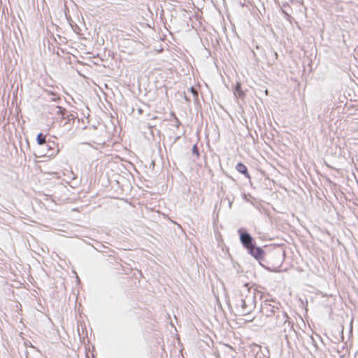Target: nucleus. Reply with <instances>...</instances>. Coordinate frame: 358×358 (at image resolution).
<instances>
[{
  "mask_svg": "<svg viewBox=\"0 0 358 358\" xmlns=\"http://www.w3.org/2000/svg\"><path fill=\"white\" fill-rule=\"evenodd\" d=\"M244 289L240 292L239 297L236 299V308L239 310L241 315H248L256 307V290H252L250 283L246 282L243 285Z\"/></svg>",
  "mask_w": 358,
  "mask_h": 358,
  "instance_id": "nucleus-1",
  "label": "nucleus"
},
{
  "mask_svg": "<svg viewBox=\"0 0 358 358\" xmlns=\"http://www.w3.org/2000/svg\"><path fill=\"white\" fill-rule=\"evenodd\" d=\"M264 257V261H257L259 264L270 272H276L282 264L284 252L279 248H273L269 250Z\"/></svg>",
  "mask_w": 358,
  "mask_h": 358,
  "instance_id": "nucleus-2",
  "label": "nucleus"
},
{
  "mask_svg": "<svg viewBox=\"0 0 358 358\" xmlns=\"http://www.w3.org/2000/svg\"><path fill=\"white\" fill-rule=\"evenodd\" d=\"M264 257V261H257L259 264L270 272H276L282 264L284 252L279 248H273L269 250Z\"/></svg>",
  "mask_w": 358,
  "mask_h": 358,
  "instance_id": "nucleus-3",
  "label": "nucleus"
},
{
  "mask_svg": "<svg viewBox=\"0 0 358 358\" xmlns=\"http://www.w3.org/2000/svg\"><path fill=\"white\" fill-rule=\"evenodd\" d=\"M346 200V206L350 211V215L347 217L346 223L352 227V229L356 230V222L355 220H358V213L357 212L356 206H358L357 199L354 192H348L345 195Z\"/></svg>",
  "mask_w": 358,
  "mask_h": 358,
  "instance_id": "nucleus-4",
  "label": "nucleus"
},
{
  "mask_svg": "<svg viewBox=\"0 0 358 358\" xmlns=\"http://www.w3.org/2000/svg\"><path fill=\"white\" fill-rule=\"evenodd\" d=\"M59 152L58 144L54 141H48L44 145L36 148L34 155L36 157H54Z\"/></svg>",
  "mask_w": 358,
  "mask_h": 358,
  "instance_id": "nucleus-5",
  "label": "nucleus"
},
{
  "mask_svg": "<svg viewBox=\"0 0 358 358\" xmlns=\"http://www.w3.org/2000/svg\"><path fill=\"white\" fill-rule=\"evenodd\" d=\"M237 234L242 247L247 251L257 244L255 238L248 232V230L243 227L238 229Z\"/></svg>",
  "mask_w": 358,
  "mask_h": 358,
  "instance_id": "nucleus-6",
  "label": "nucleus"
},
{
  "mask_svg": "<svg viewBox=\"0 0 358 358\" xmlns=\"http://www.w3.org/2000/svg\"><path fill=\"white\" fill-rule=\"evenodd\" d=\"M269 250H271V248L267 245L260 247L255 244L247 250V253L252 257L256 261H264V257L267 255L266 252Z\"/></svg>",
  "mask_w": 358,
  "mask_h": 358,
  "instance_id": "nucleus-7",
  "label": "nucleus"
},
{
  "mask_svg": "<svg viewBox=\"0 0 358 358\" xmlns=\"http://www.w3.org/2000/svg\"><path fill=\"white\" fill-rule=\"evenodd\" d=\"M356 139L355 138H348L347 143V148L349 151V154L352 158V162L354 163L355 169L357 171H358V166L356 164V162H358V155L357 152L356 147Z\"/></svg>",
  "mask_w": 358,
  "mask_h": 358,
  "instance_id": "nucleus-8",
  "label": "nucleus"
},
{
  "mask_svg": "<svg viewBox=\"0 0 358 358\" xmlns=\"http://www.w3.org/2000/svg\"><path fill=\"white\" fill-rule=\"evenodd\" d=\"M276 320V324L278 326L284 325L288 322V325L292 328L294 324V322L290 320L289 317L285 311H277Z\"/></svg>",
  "mask_w": 358,
  "mask_h": 358,
  "instance_id": "nucleus-9",
  "label": "nucleus"
},
{
  "mask_svg": "<svg viewBox=\"0 0 358 358\" xmlns=\"http://www.w3.org/2000/svg\"><path fill=\"white\" fill-rule=\"evenodd\" d=\"M278 310L279 308L278 307L269 304L266 301H264V304H261L260 311L267 317L273 316Z\"/></svg>",
  "mask_w": 358,
  "mask_h": 358,
  "instance_id": "nucleus-10",
  "label": "nucleus"
},
{
  "mask_svg": "<svg viewBox=\"0 0 358 358\" xmlns=\"http://www.w3.org/2000/svg\"><path fill=\"white\" fill-rule=\"evenodd\" d=\"M232 92L234 96L237 99H244L246 96L245 92L242 89L241 82L237 81L234 85H232Z\"/></svg>",
  "mask_w": 358,
  "mask_h": 358,
  "instance_id": "nucleus-11",
  "label": "nucleus"
},
{
  "mask_svg": "<svg viewBox=\"0 0 358 358\" xmlns=\"http://www.w3.org/2000/svg\"><path fill=\"white\" fill-rule=\"evenodd\" d=\"M236 170L240 173L241 174L243 175L247 179L250 180L251 176L249 173L248 169L247 166L243 164L242 162H239L236 165Z\"/></svg>",
  "mask_w": 358,
  "mask_h": 358,
  "instance_id": "nucleus-12",
  "label": "nucleus"
},
{
  "mask_svg": "<svg viewBox=\"0 0 358 358\" xmlns=\"http://www.w3.org/2000/svg\"><path fill=\"white\" fill-rule=\"evenodd\" d=\"M94 244L92 245V247L96 251L100 252H103V253H104V252L107 253L108 251H109V252H111L113 253H115V252L113 250H112L109 248L106 247V245H104L101 242H99V241H95V240H94Z\"/></svg>",
  "mask_w": 358,
  "mask_h": 358,
  "instance_id": "nucleus-13",
  "label": "nucleus"
},
{
  "mask_svg": "<svg viewBox=\"0 0 358 358\" xmlns=\"http://www.w3.org/2000/svg\"><path fill=\"white\" fill-rule=\"evenodd\" d=\"M242 196L243 200L245 201L246 202L251 203L255 207H258V205L259 203V201L250 193H243Z\"/></svg>",
  "mask_w": 358,
  "mask_h": 358,
  "instance_id": "nucleus-14",
  "label": "nucleus"
},
{
  "mask_svg": "<svg viewBox=\"0 0 358 358\" xmlns=\"http://www.w3.org/2000/svg\"><path fill=\"white\" fill-rule=\"evenodd\" d=\"M49 141L50 139H47V136L42 132L38 133L36 138V141L38 146L44 145V144H45Z\"/></svg>",
  "mask_w": 358,
  "mask_h": 358,
  "instance_id": "nucleus-15",
  "label": "nucleus"
},
{
  "mask_svg": "<svg viewBox=\"0 0 358 358\" xmlns=\"http://www.w3.org/2000/svg\"><path fill=\"white\" fill-rule=\"evenodd\" d=\"M77 116L74 115L73 113H71L69 111L64 115V118H61L62 120H65L66 122L64 125L67 124H74L75 120Z\"/></svg>",
  "mask_w": 358,
  "mask_h": 358,
  "instance_id": "nucleus-16",
  "label": "nucleus"
},
{
  "mask_svg": "<svg viewBox=\"0 0 358 358\" xmlns=\"http://www.w3.org/2000/svg\"><path fill=\"white\" fill-rule=\"evenodd\" d=\"M57 108L59 109L57 114L60 115L61 118H64V115L67 114L69 111L65 108L60 106H57Z\"/></svg>",
  "mask_w": 358,
  "mask_h": 358,
  "instance_id": "nucleus-17",
  "label": "nucleus"
},
{
  "mask_svg": "<svg viewBox=\"0 0 358 358\" xmlns=\"http://www.w3.org/2000/svg\"><path fill=\"white\" fill-rule=\"evenodd\" d=\"M192 153L193 155H195L197 157H199L200 156V151H199V148L198 147L197 143L194 144V145L192 146Z\"/></svg>",
  "mask_w": 358,
  "mask_h": 358,
  "instance_id": "nucleus-18",
  "label": "nucleus"
},
{
  "mask_svg": "<svg viewBox=\"0 0 358 358\" xmlns=\"http://www.w3.org/2000/svg\"><path fill=\"white\" fill-rule=\"evenodd\" d=\"M60 97H59V95L57 93L55 94V96H52V97L50 98V101H53V102H59L60 101Z\"/></svg>",
  "mask_w": 358,
  "mask_h": 358,
  "instance_id": "nucleus-19",
  "label": "nucleus"
},
{
  "mask_svg": "<svg viewBox=\"0 0 358 358\" xmlns=\"http://www.w3.org/2000/svg\"><path fill=\"white\" fill-rule=\"evenodd\" d=\"M174 121H175V127L177 128H178L182 124L180 120L178 118V117H175Z\"/></svg>",
  "mask_w": 358,
  "mask_h": 358,
  "instance_id": "nucleus-20",
  "label": "nucleus"
},
{
  "mask_svg": "<svg viewBox=\"0 0 358 358\" xmlns=\"http://www.w3.org/2000/svg\"><path fill=\"white\" fill-rule=\"evenodd\" d=\"M282 13L285 14V17L287 20H289L292 18V17L288 14L287 12H285L284 10H282Z\"/></svg>",
  "mask_w": 358,
  "mask_h": 358,
  "instance_id": "nucleus-21",
  "label": "nucleus"
},
{
  "mask_svg": "<svg viewBox=\"0 0 358 358\" xmlns=\"http://www.w3.org/2000/svg\"><path fill=\"white\" fill-rule=\"evenodd\" d=\"M155 160L153 159V160L151 161V162L150 164V166H149V168L151 169L153 171L154 169H155Z\"/></svg>",
  "mask_w": 358,
  "mask_h": 358,
  "instance_id": "nucleus-22",
  "label": "nucleus"
},
{
  "mask_svg": "<svg viewBox=\"0 0 358 358\" xmlns=\"http://www.w3.org/2000/svg\"><path fill=\"white\" fill-rule=\"evenodd\" d=\"M188 90L192 94V95L195 94L197 93V92L196 91V90L194 88V87H190Z\"/></svg>",
  "mask_w": 358,
  "mask_h": 358,
  "instance_id": "nucleus-23",
  "label": "nucleus"
},
{
  "mask_svg": "<svg viewBox=\"0 0 358 358\" xmlns=\"http://www.w3.org/2000/svg\"><path fill=\"white\" fill-rule=\"evenodd\" d=\"M194 96V102L195 103H199V94L198 93L195 94L193 95Z\"/></svg>",
  "mask_w": 358,
  "mask_h": 358,
  "instance_id": "nucleus-24",
  "label": "nucleus"
},
{
  "mask_svg": "<svg viewBox=\"0 0 358 358\" xmlns=\"http://www.w3.org/2000/svg\"><path fill=\"white\" fill-rule=\"evenodd\" d=\"M45 92L48 93V95H50V96H55V94H57L56 92L50 91V90H45Z\"/></svg>",
  "mask_w": 358,
  "mask_h": 358,
  "instance_id": "nucleus-25",
  "label": "nucleus"
},
{
  "mask_svg": "<svg viewBox=\"0 0 358 358\" xmlns=\"http://www.w3.org/2000/svg\"><path fill=\"white\" fill-rule=\"evenodd\" d=\"M180 137H181V136H180V135H179V136H176V137H175V138H174V140H173V143H172V144H174V143H176L178 141H179V139L180 138Z\"/></svg>",
  "mask_w": 358,
  "mask_h": 358,
  "instance_id": "nucleus-26",
  "label": "nucleus"
},
{
  "mask_svg": "<svg viewBox=\"0 0 358 358\" xmlns=\"http://www.w3.org/2000/svg\"><path fill=\"white\" fill-rule=\"evenodd\" d=\"M226 199H227V200H228V201H229V208L231 209V207H232L233 201H231V200H230L229 198H227V197L226 198Z\"/></svg>",
  "mask_w": 358,
  "mask_h": 358,
  "instance_id": "nucleus-27",
  "label": "nucleus"
},
{
  "mask_svg": "<svg viewBox=\"0 0 358 358\" xmlns=\"http://www.w3.org/2000/svg\"><path fill=\"white\" fill-rule=\"evenodd\" d=\"M170 115H171V117H172L173 119H175V117H177V116H176V113H175V112H173V111L171 112Z\"/></svg>",
  "mask_w": 358,
  "mask_h": 358,
  "instance_id": "nucleus-28",
  "label": "nucleus"
},
{
  "mask_svg": "<svg viewBox=\"0 0 358 358\" xmlns=\"http://www.w3.org/2000/svg\"><path fill=\"white\" fill-rule=\"evenodd\" d=\"M352 175H353V176H354V178H355V180H356L357 183L358 184V179H357V176H356V175H355V172H352Z\"/></svg>",
  "mask_w": 358,
  "mask_h": 358,
  "instance_id": "nucleus-29",
  "label": "nucleus"
},
{
  "mask_svg": "<svg viewBox=\"0 0 358 358\" xmlns=\"http://www.w3.org/2000/svg\"><path fill=\"white\" fill-rule=\"evenodd\" d=\"M185 99L187 102H190V99L187 97V96H185Z\"/></svg>",
  "mask_w": 358,
  "mask_h": 358,
  "instance_id": "nucleus-30",
  "label": "nucleus"
},
{
  "mask_svg": "<svg viewBox=\"0 0 358 358\" xmlns=\"http://www.w3.org/2000/svg\"><path fill=\"white\" fill-rule=\"evenodd\" d=\"M225 175L227 176V177L229 178H230V179H231L232 180H234V179L231 176H229V175H228V174H227V173H225Z\"/></svg>",
  "mask_w": 358,
  "mask_h": 358,
  "instance_id": "nucleus-31",
  "label": "nucleus"
},
{
  "mask_svg": "<svg viewBox=\"0 0 358 358\" xmlns=\"http://www.w3.org/2000/svg\"><path fill=\"white\" fill-rule=\"evenodd\" d=\"M26 142L27 144V148H29V141L27 139H26Z\"/></svg>",
  "mask_w": 358,
  "mask_h": 358,
  "instance_id": "nucleus-32",
  "label": "nucleus"
},
{
  "mask_svg": "<svg viewBox=\"0 0 358 358\" xmlns=\"http://www.w3.org/2000/svg\"><path fill=\"white\" fill-rule=\"evenodd\" d=\"M60 50H61V52H62V53H64V52H65V50H64V49L60 48Z\"/></svg>",
  "mask_w": 358,
  "mask_h": 358,
  "instance_id": "nucleus-33",
  "label": "nucleus"
},
{
  "mask_svg": "<svg viewBox=\"0 0 358 358\" xmlns=\"http://www.w3.org/2000/svg\"><path fill=\"white\" fill-rule=\"evenodd\" d=\"M28 342H29V346H30V347H32V346H33V345H32V343H31L30 341H28Z\"/></svg>",
  "mask_w": 358,
  "mask_h": 358,
  "instance_id": "nucleus-34",
  "label": "nucleus"
},
{
  "mask_svg": "<svg viewBox=\"0 0 358 358\" xmlns=\"http://www.w3.org/2000/svg\"><path fill=\"white\" fill-rule=\"evenodd\" d=\"M265 93H266V94H268V90H267V89L265 90Z\"/></svg>",
  "mask_w": 358,
  "mask_h": 358,
  "instance_id": "nucleus-35",
  "label": "nucleus"
},
{
  "mask_svg": "<svg viewBox=\"0 0 358 358\" xmlns=\"http://www.w3.org/2000/svg\"><path fill=\"white\" fill-rule=\"evenodd\" d=\"M349 230H350V231L351 232V234H352V236H353L354 234H353V231H352V230H351V229H349Z\"/></svg>",
  "mask_w": 358,
  "mask_h": 358,
  "instance_id": "nucleus-36",
  "label": "nucleus"
},
{
  "mask_svg": "<svg viewBox=\"0 0 358 358\" xmlns=\"http://www.w3.org/2000/svg\"><path fill=\"white\" fill-rule=\"evenodd\" d=\"M57 55L58 57H60V55H59V53L58 52H57Z\"/></svg>",
  "mask_w": 358,
  "mask_h": 358,
  "instance_id": "nucleus-37",
  "label": "nucleus"
},
{
  "mask_svg": "<svg viewBox=\"0 0 358 358\" xmlns=\"http://www.w3.org/2000/svg\"><path fill=\"white\" fill-rule=\"evenodd\" d=\"M25 345H29V343H25Z\"/></svg>",
  "mask_w": 358,
  "mask_h": 358,
  "instance_id": "nucleus-38",
  "label": "nucleus"
},
{
  "mask_svg": "<svg viewBox=\"0 0 358 358\" xmlns=\"http://www.w3.org/2000/svg\"><path fill=\"white\" fill-rule=\"evenodd\" d=\"M25 345H29V343H25Z\"/></svg>",
  "mask_w": 358,
  "mask_h": 358,
  "instance_id": "nucleus-39",
  "label": "nucleus"
},
{
  "mask_svg": "<svg viewBox=\"0 0 358 358\" xmlns=\"http://www.w3.org/2000/svg\"><path fill=\"white\" fill-rule=\"evenodd\" d=\"M268 358H269V357H268Z\"/></svg>",
  "mask_w": 358,
  "mask_h": 358,
  "instance_id": "nucleus-40",
  "label": "nucleus"
}]
</instances>
